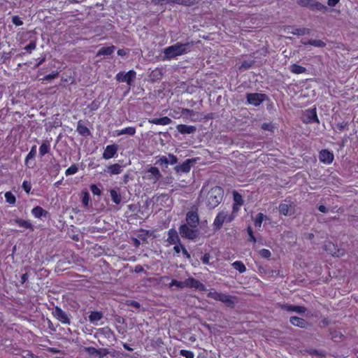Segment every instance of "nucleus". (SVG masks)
<instances>
[{
    "label": "nucleus",
    "mask_w": 358,
    "mask_h": 358,
    "mask_svg": "<svg viewBox=\"0 0 358 358\" xmlns=\"http://www.w3.org/2000/svg\"><path fill=\"white\" fill-rule=\"evenodd\" d=\"M5 198L7 203L9 204H15L16 202V198L11 192H7L5 194Z\"/></svg>",
    "instance_id": "c9c22d12"
},
{
    "label": "nucleus",
    "mask_w": 358,
    "mask_h": 358,
    "mask_svg": "<svg viewBox=\"0 0 358 358\" xmlns=\"http://www.w3.org/2000/svg\"><path fill=\"white\" fill-rule=\"evenodd\" d=\"M227 218V213L224 212V210L220 211L217 215L216 216L214 222H213V228L215 231L220 230L223 223L225 222V220Z\"/></svg>",
    "instance_id": "9b49d317"
},
{
    "label": "nucleus",
    "mask_w": 358,
    "mask_h": 358,
    "mask_svg": "<svg viewBox=\"0 0 358 358\" xmlns=\"http://www.w3.org/2000/svg\"><path fill=\"white\" fill-rule=\"evenodd\" d=\"M235 296L222 293L219 301L224 303L227 307L234 308L235 305Z\"/></svg>",
    "instance_id": "412c9836"
},
{
    "label": "nucleus",
    "mask_w": 358,
    "mask_h": 358,
    "mask_svg": "<svg viewBox=\"0 0 358 358\" xmlns=\"http://www.w3.org/2000/svg\"><path fill=\"white\" fill-rule=\"evenodd\" d=\"M84 350L87 352L90 355L97 357L98 349L94 347H86Z\"/></svg>",
    "instance_id": "09e8293b"
},
{
    "label": "nucleus",
    "mask_w": 358,
    "mask_h": 358,
    "mask_svg": "<svg viewBox=\"0 0 358 358\" xmlns=\"http://www.w3.org/2000/svg\"><path fill=\"white\" fill-rule=\"evenodd\" d=\"M32 215L36 218L46 217L48 212L41 206H36L31 210Z\"/></svg>",
    "instance_id": "4be33fe9"
},
{
    "label": "nucleus",
    "mask_w": 358,
    "mask_h": 358,
    "mask_svg": "<svg viewBox=\"0 0 358 358\" xmlns=\"http://www.w3.org/2000/svg\"><path fill=\"white\" fill-rule=\"evenodd\" d=\"M169 164V159L166 156H162L160 157L156 162V164L159 165H165L167 167V165Z\"/></svg>",
    "instance_id": "49530a36"
},
{
    "label": "nucleus",
    "mask_w": 358,
    "mask_h": 358,
    "mask_svg": "<svg viewBox=\"0 0 358 358\" xmlns=\"http://www.w3.org/2000/svg\"><path fill=\"white\" fill-rule=\"evenodd\" d=\"M180 246H181V250H182V254L187 258V259H190L191 258V255L188 252V251L186 250L185 247L184 246V245L182 244H180Z\"/></svg>",
    "instance_id": "338daca9"
},
{
    "label": "nucleus",
    "mask_w": 358,
    "mask_h": 358,
    "mask_svg": "<svg viewBox=\"0 0 358 358\" xmlns=\"http://www.w3.org/2000/svg\"><path fill=\"white\" fill-rule=\"evenodd\" d=\"M167 242L171 245L177 243L180 245L182 244L178 232L175 229L172 228L169 230Z\"/></svg>",
    "instance_id": "dca6fc26"
},
{
    "label": "nucleus",
    "mask_w": 358,
    "mask_h": 358,
    "mask_svg": "<svg viewBox=\"0 0 358 358\" xmlns=\"http://www.w3.org/2000/svg\"><path fill=\"white\" fill-rule=\"evenodd\" d=\"M180 355L185 358H194V354L189 350H182L180 352Z\"/></svg>",
    "instance_id": "de8ad7c7"
},
{
    "label": "nucleus",
    "mask_w": 358,
    "mask_h": 358,
    "mask_svg": "<svg viewBox=\"0 0 358 358\" xmlns=\"http://www.w3.org/2000/svg\"><path fill=\"white\" fill-rule=\"evenodd\" d=\"M12 52H3L1 56V59L3 63H6V62L11 57Z\"/></svg>",
    "instance_id": "0e129e2a"
},
{
    "label": "nucleus",
    "mask_w": 358,
    "mask_h": 358,
    "mask_svg": "<svg viewBox=\"0 0 358 358\" xmlns=\"http://www.w3.org/2000/svg\"><path fill=\"white\" fill-rule=\"evenodd\" d=\"M186 221L187 223L185 224H188L192 228H197V226L199 223V218L198 213L196 211H189L186 215Z\"/></svg>",
    "instance_id": "6e6552de"
},
{
    "label": "nucleus",
    "mask_w": 358,
    "mask_h": 358,
    "mask_svg": "<svg viewBox=\"0 0 358 358\" xmlns=\"http://www.w3.org/2000/svg\"><path fill=\"white\" fill-rule=\"evenodd\" d=\"M163 76V70L162 69L156 68L152 70L149 75L150 80L152 82L159 80L162 78Z\"/></svg>",
    "instance_id": "b1692460"
},
{
    "label": "nucleus",
    "mask_w": 358,
    "mask_h": 358,
    "mask_svg": "<svg viewBox=\"0 0 358 358\" xmlns=\"http://www.w3.org/2000/svg\"><path fill=\"white\" fill-rule=\"evenodd\" d=\"M247 231H248V234L249 237H250L248 241H252L253 243H255L257 241V239H256L255 236L253 234V231H252V227L250 226H249L247 228Z\"/></svg>",
    "instance_id": "864d4df0"
},
{
    "label": "nucleus",
    "mask_w": 358,
    "mask_h": 358,
    "mask_svg": "<svg viewBox=\"0 0 358 358\" xmlns=\"http://www.w3.org/2000/svg\"><path fill=\"white\" fill-rule=\"evenodd\" d=\"M22 188L27 193H29L31 189V185L28 181H24L22 183Z\"/></svg>",
    "instance_id": "052dcab7"
},
{
    "label": "nucleus",
    "mask_w": 358,
    "mask_h": 358,
    "mask_svg": "<svg viewBox=\"0 0 358 358\" xmlns=\"http://www.w3.org/2000/svg\"><path fill=\"white\" fill-rule=\"evenodd\" d=\"M108 353H109V351L106 348L98 349L97 357L99 358H103L104 356L107 355Z\"/></svg>",
    "instance_id": "5fc2aeb1"
},
{
    "label": "nucleus",
    "mask_w": 358,
    "mask_h": 358,
    "mask_svg": "<svg viewBox=\"0 0 358 358\" xmlns=\"http://www.w3.org/2000/svg\"><path fill=\"white\" fill-rule=\"evenodd\" d=\"M235 296L222 293L219 301L224 303L227 307L234 308L235 305Z\"/></svg>",
    "instance_id": "aec40b11"
},
{
    "label": "nucleus",
    "mask_w": 358,
    "mask_h": 358,
    "mask_svg": "<svg viewBox=\"0 0 358 358\" xmlns=\"http://www.w3.org/2000/svg\"><path fill=\"white\" fill-rule=\"evenodd\" d=\"M196 163V159H188L185 160L182 164L176 166L174 167L176 173H188L191 167Z\"/></svg>",
    "instance_id": "0eeeda50"
},
{
    "label": "nucleus",
    "mask_w": 358,
    "mask_h": 358,
    "mask_svg": "<svg viewBox=\"0 0 358 358\" xmlns=\"http://www.w3.org/2000/svg\"><path fill=\"white\" fill-rule=\"evenodd\" d=\"M232 266L236 270H238L241 273H244L246 271L245 266L241 261H236L232 264Z\"/></svg>",
    "instance_id": "f704fd0d"
},
{
    "label": "nucleus",
    "mask_w": 358,
    "mask_h": 358,
    "mask_svg": "<svg viewBox=\"0 0 358 358\" xmlns=\"http://www.w3.org/2000/svg\"><path fill=\"white\" fill-rule=\"evenodd\" d=\"M185 287L195 288L199 291H205L206 286L198 280L194 278H189L185 280Z\"/></svg>",
    "instance_id": "f8f14e48"
},
{
    "label": "nucleus",
    "mask_w": 358,
    "mask_h": 358,
    "mask_svg": "<svg viewBox=\"0 0 358 358\" xmlns=\"http://www.w3.org/2000/svg\"><path fill=\"white\" fill-rule=\"evenodd\" d=\"M173 286H176L179 288H184L185 287V280L184 282H181L175 279L172 280L171 282L169 284V287H171Z\"/></svg>",
    "instance_id": "37998d69"
},
{
    "label": "nucleus",
    "mask_w": 358,
    "mask_h": 358,
    "mask_svg": "<svg viewBox=\"0 0 358 358\" xmlns=\"http://www.w3.org/2000/svg\"><path fill=\"white\" fill-rule=\"evenodd\" d=\"M136 73L134 70H130L126 73L123 71H121L116 75V79L119 82H125L129 85H131L132 82L136 78Z\"/></svg>",
    "instance_id": "423d86ee"
},
{
    "label": "nucleus",
    "mask_w": 358,
    "mask_h": 358,
    "mask_svg": "<svg viewBox=\"0 0 358 358\" xmlns=\"http://www.w3.org/2000/svg\"><path fill=\"white\" fill-rule=\"evenodd\" d=\"M252 66V62L245 61L242 63L241 69H248Z\"/></svg>",
    "instance_id": "774afa93"
},
{
    "label": "nucleus",
    "mask_w": 358,
    "mask_h": 358,
    "mask_svg": "<svg viewBox=\"0 0 358 358\" xmlns=\"http://www.w3.org/2000/svg\"><path fill=\"white\" fill-rule=\"evenodd\" d=\"M78 170V166L76 164H73L69 169H66L65 174L66 176L73 175L77 173Z\"/></svg>",
    "instance_id": "c03bdc74"
},
{
    "label": "nucleus",
    "mask_w": 358,
    "mask_h": 358,
    "mask_svg": "<svg viewBox=\"0 0 358 358\" xmlns=\"http://www.w3.org/2000/svg\"><path fill=\"white\" fill-rule=\"evenodd\" d=\"M222 293L217 292L216 291L214 292H210L208 293L207 296L208 298L213 299L216 301H220V298Z\"/></svg>",
    "instance_id": "8fccbe9b"
},
{
    "label": "nucleus",
    "mask_w": 358,
    "mask_h": 358,
    "mask_svg": "<svg viewBox=\"0 0 358 358\" xmlns=\"http://www.w3.org/2000/svg\"><path fill=\"white\" fill-rule=\"evenodd\" d=\"M233 195L235 203L238 205L241 206L243 203L242 196L237 192H234Z\"/></svg>",
    "instance_id": "79ce46f5"
},
{
    "label": "nucleus",
    "mask_w": 358,
    "mask_h": 358,
    "mask_svg": "<svg viewBox=\"0 0 358 358\" xmlns=\"http://www.w3.org/2000/svg\"><path fill=\"white\" fill-rule=\"evenodd\" d=\"M279 212L285 216H291L295 212V205L290 200L285 199L279 205Z\"/></svg>",
    "instance_id": "20e7f679"
},
{
    "label": "nucleus",
    "mask_w": 358,
    "mask_h": 358,
    "mask_svg": "<svg viewBox=\"0 0 358 358\" xmlns=\"http://www.w3.org/2000/svg\"><path fill=\"white\" fill-rule=\"evenodd\" d=\"M13 222L17 224L20 227L29 229L31 231H34V227L29 220H24L21 218H17L13 220Z\"/></svg>",
    "instance_id": "a878e982"
},
{
    "label": "nucleus",
    "mask_w": 358,
    "mask_h": 358,
    "mask_svg": "<svg viewBox=\"0 0 358 358\" xmlns=\"http://www.w3.org/2000/svg\"><path fill=\"white\" fill-rule=\"evenodd\" d=\"M90 201V194L87 192H83L82 202L85 206H88Z\"/></svg>",
    "instance_id": "3c124183"
},
{
    "label": "nucleus",
    "mask_w": 358,
    "mask_h": 358,
    "mask_svg": "<svg viewBox=\"0 0 358 358\" xmlns=\"http://www.w3.org/2000/svg\"><path fill=\"white\" fill-rule=\"evenodd\" d=\"M301 43L304 45H311L318 48H324L326 46V43L322 40L310 39L307 42L301 41Z\"/></svg>",
    "instance_id": "cd10ccee"
},
{
    "label": "nucleus",
    "mask_w": 358,
    "mask_h": 358,
    "mask_svg": "<svg viewBox=\"0 0 358 358\" xmlns=\"http://www.w3.org/2000/svg\"><path fill=\"white\" fill-rule=\"evenodd\" d=\"M264 217H266V216L262 213H259L257 215V217L255 220V224L256 227H261L262 225V223L264 219Z\"/></svg>",
    "instance_id": "58836bf2"
},
{
    "label": "nucleus",
    "mask_w": 358,
    "mask_h": 358,
    "mask_svg": "<svg viewBox=\"0 0 358 358\" xmlns=\"http://www.w3.org/2000/svg\"><path fill=\"white\" fill-rule=\"evenodd\" d=\"M348 122L343 121L341 122H338L336 124V128L340 131L348 130Z\"/></svg>",
    "instance_id": "a19ab883"
},
{
    "label": "nucleus",
    "mask_w": 358,
    "mask_h": 358,
    "mask_svg": "<svg viewBox=\"0 0 358 358\" xmlns=\"http://www.w3.org/2000/svg\"><path fill=\"white\" fill-rule=\"evenodd\" d=\"M319 159L322 162L329 164L334 160V155L328 150L324 149L320 152Z\"/></svg>",
    "instance_id": "2eb2a0df"
},
{
    "label": "nucleus",
    "mask_w": 358,
    "mask_h": 358,
    "mask_svg": "<svg viewBox=\"0 0 358 358\" xmlns=\"http://www.w3.org/2000/svg\"><path fill=\"white\" fill-rule=\"evenodd\" d=\"M36 154V145H34L29 154L27 155L25 159V162L27 163L29 159H31L35 157Z\"/></svg>",
    "instance_id": "ea45409f"
},
{
    "label": "nucleus",
    "mask_w": 358,
    "mask_h": 358,
    "mask_svg": "<svg viewBox=\"0 0 358 358\" xmlns=\"http://www.w3.org/2000/svg\"><path fill=\"white\" fill-rule=\"evenodd\" d=\"M90 189L94 195H101V189L94 184L91 185Z\"/></svg>",
    "instance_id": "6e6d98bb"
},
{
    "label": "nucleus",
    "mask_w": 358,
    "mask_h": 358,
    "mask_svg": "<svg viewBox=\"0 0 358 358\" xmlns=\"http://www.w3.org/2000/svg\"><path fill=\"white\" fill-rule=\"evenodd\" d=\"M135 134H136V128L132 127H127L120 131H117V136H120V135H122V134L134 136Z\"/></svg>",
    "instance_id": "2f4dec72"
},
{
    "label": "nucleus",
    "mask_w": 358,
    "mask_h": 358,
    "mask_svg": "<svg viewBox=\"0 0 358 358\" xmlns=\"http://www.w3.org/2000/svg\"><path fill=\"white\" fill-rule=\"evenodd\" d=\"M310 10L313 11H322L325 13L328 8L316 0H310L308 7Z\"/></svg>",
    "instance_id": "f3484780"
},
{
    "label": "nucleus",
    "mask_w": 358,
    "mask_h": 358,
    "mask_svg": "<svg viewBox=\"0 0 358 358\" xmlns=\"http://www.w3.org/2000/svg\"><path fill=\"white\" fill-rule=\"evenodd\" d=\"M289 70L292 73L295 74H301L306 72V69L303 66L293 64L289 66Z\"/></svg>",
    "instance_id": "c85d7f7f"
},
{
    "label": "nucleus",
    "mask_w": 358,
    "mask_h": 358,
    "mask_svg": "<svg viewBox=\"0 0 358 358\" xmlns=\"http://www.w3.org/2000/svg\"><path fill=\"white\" fill-rule=\"evenodd\" d=\"M180 110H181V114L182 115H189L190 117H192L195 115V113L193 110H190L188 108H180Z\"/></svg>",
    "instance_id": "603ef678"
},
{
    "label": "nucleus",
    "mask_w": 358,
    "mask_h": 358,
    "mask_svg": "<svg viewBox=\"0 0 358 358\" xmlns=\"http://www.w3.org/2000/svg\"><path fill=\"white\" fill-rule=\"evenodd\" d=\"M122 171V167L119 164H115L108 166V171H109L112 175L119 174Z\"/></svg>",
    "instance_id": "7c9ffc66"
},
{
    "label": "nucleus",
    "mask_w": 358,
    "mask_h": 358,
    "mask_svg": "<svg viewBox=\"0 0 358 358\" xmlns=\"http://www.w3.org/2000/svg\"><path fill=\"white\" fill-rule=\"evenodd\" d=\"M115 48V47L114 45L103 47L98 51L97 56L110 55L113 52Z\"/></svg>",
    "instance_id": "c756f323"
},
{
    "label": "nucleus",
    "mask_w": 358,
    "mask_h": 358,
    "mask_svg": "<svg viewBox=\"0 0 358 358\" xmlns=\"http://www.w3.org/2000/svg\"><path fill=\"white\" fill-rule=\"evenodd\" d=\"M224 191L222 187L215 186L210 189L206 196V206L209 209L217 207L222 200Z\"/></svg>",
    "instance_id": "f03ea898"
},
{
    "label": "nucleus",
    "mask_w": 358,
    "mask_h": 358,
    "mask_svg": "<svg viewBox=\"0 0 358 358\" xmlns=\"http://www.w3.org/2000/svg\"><path fill=\"white\" fill-rule=\"evenodd\" d=\"M259 255L264 258H269L271 256V252L267 249H262L259 251Z\"/></svg>",
    "instance_id": "4d7b16f0"
},
{
    "label": "nucleus",
    "mask_w": 358,
    "mask_h": 358,
    "mask_svg": "<svg viewBox=\"0 0 358 358\" xmlns=\"http://www.w3.org/2000/svg\"><path fill=\"white\" fill-rule=\"evenodd\" d=\"M12 22L16 26H21L23 24V22L20 20V18L17 15H14L12 17Z\"/></svg>",
    "instance_id": "bf43d9fd"
},
{
    "label": "nucleus",
    "mask_w": 358,
    "mask_h": 358,
    "mask_svg": "<svg viewBox=\"0 0 358 358\" xmlns=\"http://www.w3.org/2000/svg\"><path fill=\"white\" fill-rule=\"evenodd\" d=\"M149 122L154 124L166 125L171 123L172 120L166 116L160 118H153L149 120Z\"/></svg>",
    "instance_id": "393cba45"
},
{
    "label": "nucleus",
    "mask_w": 358,
    "mask_h": 358,
    "mask_svg": "<svg viewBox=\"0 0 358 358\" xmlns=\"http://www.w3.org/2000/svg\"><path fill=\"white\" fill-rule=\"evenodd\" d=\"M280 308L283 310L287 312H296L297 313L301 314L304 313L307 309L304 306H295V305H289V304H280Z\"/></svg>",
    "instance_id": "ddd939ff"
},
{
    "label": "nucleus",
    "mask_w": 358,
    "mask_h": 358,
    "mask_svg": "<svg viewBox=\"0 0 358 358\" xmlns=\"http://www.w3.org/2000/svg\"><path fill=\"white\" fill-rule=\"evenodd\" d=\"M148 172L150 173L152 176H154L156 180H159L162 177V175L157 167H150L148 170Z\"/></svg>",
    "instance_id": "4c0bfd02"
},
{
    "label": "nucleus",
    "mask_w": 358,
    "mask_h": 358,
    "mask_svg": "<svg viewBox=\"0 0 358 358\" xmlns=\"http://www.w3.org/2000/svg\"><path fill=\"white\" fill-rule=\"evenodd\" d=\"M52 314L62 323L70 324L71 321L68 315L64 311H63L60 308L57 306L55 308L54 311L52 312Z\"/></svg>",
    "instance_id": "9d476101"
},
{
    "label": "nucleus",
    "mask_w": 358,
    "mask_h": 358,
    "mask_svg": "<svg viewBox=\"0 0 358 358\" xmlns=\"http://www.w3.org/2000/svg\"><path fill=\"white\" fill-rule=\"evenodd\" d=\"M110 196H111V199H112V201H113V203H115V204H120L121 202V200H122V196H121L120 194L118 193L115 189H111L110 191Z\"/></svg>",
    "instance_id": "473e14b6"
},
{
    "label": "nucleus",
    "mask_w": 358,
    "mask_h": 358,
    "mask_svg": "<svg viewBox=\"0 0 358 358\" xmlns=\"http://www.w3.org/2000/svg\"><path fill=\"white\" fill-rule=\"evenodd\" d=\"M304 122L306 123L311 122H317L319 123V120L317 116L316 108H310L308 109L304 113Z\"/></svg>",
    "instance_id": "4468645a"
},
{
    "label": "nucleus",
    "mask_w": 358,
    "mask_h": 358,
    "mask_svg": "<svg viewBox=\"0 0 358 358\" xmlns=\"http://www.w3.org/2000/svg\"><path fill=\"white\" fill-rule=\"evenodd\" d=\"M117 145L115 144L107 145L103 153V158L109 159L113 157L117 153Z\"/></svg>",
    "instance_id": "a211bd4d"
},
{
    "label": "nucleus",
    "mask_w": 358,
    "mask_h": 358,
    "mask_svg": "<svg viewBox=\"0 0 358 358\" xmlns=\"http://www.w3.org/2000/svg\"><path fill=\"white\" fill-rule=\"evenodd\" d=\"M50 151V145L46 142L42 143L39 148V153L41 156H43L48 153Z\"/></svg>",
    "instance_id": "e433bc0d"
},
{
    "label": "nucleus",
    "mask_w": 358,
    "mask_h": 358,
    "mask_svg": "<svg viewBox=\"0 0 358 358\" xmlns=\"http://www.w3.org/2000/svg\"><path fill=\"white\" fill-rule=\"evenodd\" d=\"M266 99L267 95L266 94L248 93L246 94L247 102L255 106H259Z\"/></svg>",
    "instance_id": "39448f33"
},
{
    "label": "nucleus",
    "mask_w": 358,
    "mask_h": 358,
    "mask_svg": "<svg viewBox=\"0 0 358 358\" xmlns=\"http://www.w3.org/2000/svg\"><path fill=\"white\" fill-rule=\"evenodd\" d=\"M77 131L82 136H87L91 135L90 129L83 124L81 120L78 122Z\"/></svg>",
    "instance_id": "bb28decb"
},
{
    "label": "nucleus",
    "mask_w": 358,
    "mask_h": 358,
    "mask_svg": "<svg viewBox=\"0 0 358 358\" xmlns=\"http://www.w3.org/2000/svg\"><path fill=\"white\" fill-rule=\"evenodd\" d=\"M176 129L182 134H191L195 133L196 131L195 126L187 124H178Z\"/></svg>",
    "instance_id": "6ab92c4d"
},
{
    "label": "nucleus",
    "mask_w": 358,
    "mask_h": 358,
    "mask_svg": "<svg viewBox=\"0 0 358 358\" xmlns=\"http://www.w3.org/2000/svg\"><path fill=\"white\" fill-rule=\"evenodd\" d=\"M103 315L101 311H92L89 315V321L96 325L97 322L103 318Z\"/></svg>",
    "instance_id": "5701e85b"
},
{
    "label": "nucleus",
    "mask_w": 358,
    "mask_h": 358,
    "mask_svg": "<svg viewBox=\"0 0 358 358\" xmlns=\"http://www.w3.org/2000/svg\"><path fill=\"white\" fill-rule=\"evenodd\" d=\"M194 45V42H187L182 43L178 42L173 45L169 46L164 49L163 60H171L178 56L183 55L191 52Z\"/></svg>",
    "instance_id": "f257e3e1"
},
{
    "label": "nucleus",
    "mask_w": 358,
    "mask_h": 358,
    "mask_svg": "<svg viewBox=\"0 0 358 358\" xmlns=\"http://www.w3.org/2000/svg\"><path fill=\"white\" fill-rule=\"evenodd\" d=\"M179 233L182 238L189 240H195L199 235V231L196 228H192L188 224H181Z\"/></svg>",
    "instance_id": "7ed1b4c3"
},
{
    "label": "nucleus",
    "mask_w": 358,
    "mask_h": 358,
    "mask_svg": "<svg viewBox=\"0 0 358 358\" xmlns=\"http://www.w3.org/2000/svg\"><path fill=\"white\" fill-rule=\"evenodd\" d=\"M310 32V30L308 28H298L294 29L291 33L294 35L303 36L306 34H309Z\"/></svg>",
    "instance_id": "72a5a7b5"
},
{
    "label": "nucleus",
    "mask_w": 358,
    "mask_h": 358,
    "mask_svg": "<svg viewBox=\"0 0 358 358\" xmlns=\"http://www.w3.org/2000/svg\"><path fill=\"white\" fill-rule=\"evenodd\" d=\"M289 322L297 327L301 329H308L311 326V324L306 321V320L297 317V316H292L289 317Z\"/></svg>",
    "instance_id": "1a4fd4ad"
},
{
    "label": "nucleus",
    "mask_w": 358,
    "mask_h": 358,
    "mask_svg": "<svg viewBox=\"0 0 358 358\" xmlns=\"http://www.w3.org/2000/svg\"><path fill=\"white\" fill-rule=\"evenodd\" d=\"M57 76H58V73L57 72L50 73V74H48V75H47V76H45L44 77V80H53V79L56 78Z\"/></svg>",
    "instance_id": "e2e57ef3"
},
{
    "label": "nucleus",
    "mask_w": 358,
    "mask_h": 358,
    "mask_svg": "<svg viewBox=\"0 0 358 358\" xmlns=\"http://www.w3.org/2000/svg\"><path fill=\"white\" fill-rule=\"evenodd\" d=\"M168 159H169L170 164H175L178 162V158L172 154L169 155Z\"/></svg>",
    "instance_id": "680f3d73"
},
{
    "label": "nucleus",
    "mask_w": 358,
    "mask_h": 358,
    "mask_svg": "<svg viewBox=\"0 0 358 358\" xmlns=\"http://www.w3.org/2000/svg\"><path fill=\"white\" fill-rule=\"evenodd\" d=\"M310 0H296V2L299 5L302 7H308Z\"/></svg>",
    "instance_id": "69168bd1"
},
{
    "label": "nucleus",
    "mask_w": 358,
    "mask_h": 358,
    "mask_svg": "<svg viewBox=\"0 0 358 358\" xmlns=\"http://www.w3.org/2000/svg\"><path fill=\"white\" fill-rule=\"evenodd\" d=\"M195 0H175L176 4L183 6H192L194 3Z\"/></svg>",
    "instance_id": "a18cd8bd"
},
{
    "label": "nucleus",
    "mask_w": 358,
    "mask_h": 358,
    "mask_svg": "<svg viewBox=\"0 0 358 358\" xmlns=\"http://www.w3.org/2000/svg\"><path fill=\"white\" fill-rule=\"evenodd\" d=\"M36 43L35 41H31L27 45L24 47V50L27 52H31V50H34L36 48Z\"/></svg>",
    "instance_id": "13d9d810"
}]
</instances>
